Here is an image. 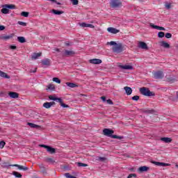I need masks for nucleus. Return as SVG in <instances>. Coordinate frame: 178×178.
<instances>
[{
  "label": "nucleus",
  "mask_w": 178,
  "mask_h": 178,
  "mask_svg": "<svg viewBox=\"0 0 178 178\" xmlns=\"http://www.w3.org/2000/svg\"><path fill=\"white\" fill-rule=\"evenodd\" d=\"M51 1V2H54L55 3H56V0H49Z\"/></svg>",
  "instance_id": "0e129e2a"
},
{
  "label": "nucleus",
  "mask_w": 178,
  "mask_h": 178,
  "mask_svg": "<svg viewBox=\"0 0 178 178\" xmlns=\"http://www.w3.org/2000/svg\"><path fill=\"white\" fill-rule=\"evenodd\" d=\"M54 51H56V52H60V49H58V48H55L54 49Z\"/></svg>",
  "instance_id": "052dcab7"
},
{
  "label": "nucleus",
  "mask_w": 178,
  "mask_h": 178,
  "mask_svg": "<svg viewBox=\"0 0 178 178\" xmlns=\"http://www.w3.org/2000/svg\"><path fill=\"white\" fill-rule=\"evenodd\" d=\"M169 81H175V79L169 80Z\"/></svg>",
  "instance_id": "69168bd1"
},
{
  "label": "nucleus",
  "mask_w": 178,
  "mask_h": 178,
  "mask_svg": "<svg viewBox=\"0 0 178 178\" xmlns=\"http://www.w3.org/2000/svg\"><path fill=\"white\" fill-rule=\"evenodd\" d=\"M8 95L10 98H19V93L15 92H10Z\"/></svg>",
  "instance_id": "6ab92c4d"
},
{
  "label": "nucleus",
  "mask_w": 178,
  "mask_h": 178,
  "mask_svg": "<svg viewBox=\"0 0 178 178\" xmlns=\"http://www.w3.org/2000/svg\"><path fill=\"white\" fill-rule=\"evenodd\" d=\"M158 37L159 38H163L165 37V33L162 31L159 32Z\"/></svg>",
  "instance_id": "e433bc0d"
},
{
  "label": "nucleus",
  "mask_w": 178,
  "mask_h": 178,
  "mask_svg": "<svg viewBox=\"0 0 178 178\" xmlns=\"http://www.w3.org/2000/svg\"><path fill=\"white\" fill-rule=\"evenodd\" d=\"M65 84L66 86H67V87H70V88H76V87H79L77 84L74 83L67 82Z\"/></svg>",
  "instance_id": "4be33fe9"
},
{
  "label": "nucleus",
  "mask_w": 178,
  "mask_h": 178,
  "mask_svg": "<svg viewBox=\"0 0 178 178\" xmlns=\"http://www.w3.org/2000/svg\"><path fill=\"white\" fill-rule=\"evenodd\" d=\"M79 26L81 27H89L90 29H94V25L91 24H87L86 22H82L79 24Z\"/></svg>",
  "instance_id": "ddd939ff"
},
{
  "label": "nucleus",
  "mask_w": 178,
  "mask_h": 178,
  "mask_svg": "<svg viewBox=\"0 0 178 178\" xmlns=\"http://www.w3.org/2000/svg\"><path fill=\"white\" fill-rule=\"evenodd\" d=\"M115 133L113 130L109 129H104L103 130V134L107 137H111L112 138H117L118 140H122L123 136H119L118 135H112Z\"/></svg>",
  "instance_id": "f03ea898"
},
{
  "label": "nucleus",
  "mask_w": 178,
  "mask_h": 178,
  "mask_svg": "<svg viewBox=\"0 0 178 178\" xmlns=\"http://www.w3.org/2000/svg\"><path fill=\"white\" fill-rule=\"evenodd\" d=\"M65 177H67V178H77V177H73V176L70 175V173H65Z\"/></svg>",
  "instance_id": "c03bdc74"
},
{
  "label": "nucleus",
  "mask_w": 178,
  "mask_h": 178,
  "mask_svg": "<svg viewBox=\"0 0 178 178\" xmlns=\"http://www.w3.org/2000/svg\"><path fill=\"white\" fill-rule=\"evenodd\" d=\"M131 177H137V175H136V174H130L127 177V178H131Z\"/></svg>",
  "instance_id": "3c124183"
},
{
  "label": "nucleus",
  "mask_w": 178,
  "mask_h": 178,
  "mask_svg": "<svg viewBox=\"0 0 178 178\" xmlns=\"http://www.w3.org/2000/svg\"><path fill=\"white\" fill-rule=\"evenodd\" d=\"M72 5H79V0H71Z\"/></svg>",
  "instance_id": "49530a36"
},
{
  "label": "nucleus",
  "mask_w": 178,
  "mask_h": 178,
  "mask_svg": "<svg viewBox=\"0 0 178 178\" xmlns=\"http://www.w3.org/2000/svg\"><path fill=\"white\" fill-rule=\"evenodd\" d=\"M56 102H59L60 105L63 102V101L62 100V99L58 98V97H56Z\"/></svg>",
  "instance_id": "8fccbe9b"
},
{
  "label": "nucleus",
  "mask_w": 178,
  "mask_h": 178,
  "mask_svg": "<svg viewBox=\"0 0 178 178\" xmlns=\"http://www.w3.org/2000/svg\"><path fill=\"white\" fill-rule=\"evenodd\" d=\"M90 63H92V65H101L102 63V60L95 58L90 60Z\"/></svg>",
  "instance_id": "6e6552de"
},
{
  "label": "nucleus",
  "mask_w": 178,
  "mask_h": 178,
  "mask_svg": "<svg viewBox=\"0 0 178 178\" xmlns=\"http://www.w3.org/2000/svg\"><path fill=\"white\" fill-rule=\"evenodd\" d=\"M6 145V143L5 141L2 140L0 142V149H2L3 147Z\"/></svg>",
  "instance_id": "58836bf2"
},
{
  "label": "nucleus",
  "mask_w": 178,
  "mask_h": 178,
  "mask_svg": "<svg viewBox=\"0 0 178 178\" xmlns=\"http://www.w3.org/2000/svg\"><path fill=\"white\" fill-rule=\"evenodd\" d=\"M154 165L156 166H170V163H161L159 161H153Z\"/></svg>",
  "instance_id": "f8f14e48"
},
{
  "label": "nucleus",
  "mask_w": 178,
  "mask_h": 178,
  "mask_svg": "<svg viewBox=\"0 0 178 178\" xmlns=\"http://www.w3.org/2000/svg\"><path fill=\"white\" fill-rule=\"evenodd\" d=\"M107 31H108V33H111V34H118L120 31L113 27H108L107 29Z\"/></svg>",
  "instance_id": "1a4fd4ad"
},
{
  "label": "nucleus",
  "mask_w": 178,
  "mask_h": 178,
  "mask_svg": "<svg viewBox=\"0 0 178 178\" xmlns=\"http://www.w3.org/2000/svg\"><path fill=\"white\" fill-rule=\"evenodd\" d=\"M124 90H125L127 95H131V93L133 92V90L131 89V88L129 86H125L124 88Z\"/></svg>",
  "instance_id": "f3484780"
},
{
  "label": "nucleus",
  "mask_w": 178,
  "mask_h": 178,
  "mask_svg": "<svg viewBox=\"0 0 178 178\" xmlns=\"http://www.w3.org/2000/svg\"><path fill=\"white\" fill-rule=\"evenodd\" d=\"M60 106H62L63 108H69V106L67 104H65L63 103V102L60 104Z\"/></svg>",
  "instance_id": "603ef678"
},
{
  "label": "nucleus",
  "mask_w": 178,
  "mask_h": 178,
  "mask_svg": "<svg viewBox=\"0 0 178 178\" xmlns=\"http://www.w3.org/2000/svg\"><path fill=\"white\" fill-rule=\"evenodd\" d=\"M165 38H172V33H165Z\"/></svg>",
  "instance_id": "09e8293b"
},
{
  "label": "nucleus",
  "mask_w": 178,
  "mask_h": 178,
  "mask_svg": "<svg viewBox=\"0 0 178 178\" xmlns=\"http://www.w3.org/2000/svg\"><path fill=\"white\" fill-rule=\"evenodd\" d=\"M40 147H42V148H45V149H47V152H49V154H55L56 152L55 148H53L51 146L47 145H40Z\"/></svg>",
  "instance_id": "423d86ee"
},
{
  "label": "nucleus",
  "mask_w": 178,
  "mask_h": 178,
  "mask_svg": "<svg viewBox=\"0 0 178 178\" xmlns=\"http://www.w3.org/2000/svg\"><path fill=\"white\" fill-rule=\"evenodd\" d=\"M13 176H15L17 178H22L23 177V175H22V174H20L18 172L14 171L13 172Z\"/></svg>",
  "instance_id": "c85d7f7f"
},
{
  "label": "nucleus",
  "mask_w": 178,
  "mask_h": 178,
  "mask_svg": "<svg viewBox=\"0 0 178 178\" xmlns=\"http://www.w3.org/2000/svg\"><path fill=\"white\" fill-rule=\"evenodd\" d=\"M17 40L19 42H21L22 44L26 42V38H24V37L19 36L17 38Z\"/></svg>",
  "instance_id": "2f4dec72"
},
{
  "label": "nucleus",
  "mask_w": 178,
  "mask_h": 178,
  "mask_svg": "<svg viewBox=\"0 0 178 178\" xmlns=\"http://www.w3.org/2000/svg\"><path fill=\"white\" fill-rule=\"evenodd\" d=\"M63 56L69 58V56H73L76 54V51L73 50H64L62 51Z\"/></svg>",
  "instance_id": "39448f33"
},
{
  "label": "nucleus",
  "mask_w": 178,
  "mask_h": 178,
  "mask_svg": "<svg viewBox=\"0 0 178 178\" xmlns=\"http://www.w3.org/2000/svg\"><path fill=\"white\" fill-rule=\"evenodd\" d=\"M176 168H178V165H176Z\"/></svg>",
  "instance_id": "774afa93"
},
{
  "label": "nucleus",
  "mask_w": 178,
  "mask_h": 178,
  "mask_svg": "<svg viewBox=\"0 0 178 178\" xmlns=\"http://www.w3.org/2000/svg\"><path fill=\"white\" fill-rule=\"evenodd\" d=\"M29 12L23 11L21 13V16H23L24 17H29Z\"/></svg>",
  "instance_id": "c9c22d12"
},
{
  "label": "nucleus",
  "mask_w": 178,
  "mask_h": 178,
  "mask_svg": "<svg viewBox=\"0 0 178 178\" xmlns=\"http://www.w3.org/2000/svg\"><path fill=\"white\" fill-rule=\"evenodd\" d=\"M52 13H54V15H63V11L53 9Z\"/></svg>",
  "instance_id": "c756f323"
},
{
  "label": "nucleus",
  "mask_w": 178,
  "mask_h": 178,
  "mask_svg": "<svg viewBox=\"0 0 178 178\" xmlns=\"http://www.w3.org/2000/svg\"><path fill=\"white\" fill-rule=\"evenodd\" d=\"M28 126H30L32 129H37V127H38V125L31 122H28Z\"/></svg>",
  "instance_id": "473e14b6"
},
{
  "label": "nucleus",
  "mask_w": 178,
  "mask_h": 178,
  "mask_svg": "<svg viewBox=\"0 0 178 178\" xmlns=\"http://www.w3.org/2000/svg\"><path fill=\"white\" fill-rule=\"evenodd\" d=\"M41 63L44 66H49V65H51V59H49V58H44V59L41 60Z\"/></svg>",
  "instance_id": "9b49d317"
},
{
  "label": "nucleus",
  "mask_w": 178,
  "mask_h": 178,
  "mask_svg": "<svg viewBox=\"0 0 178 178\" xmlns=\"http://www.w3.org/2000/svg\"><path fill=\"white\" fill-rule=\"evenodd\" d=\"M120 67L124 70H133V65H120Z\"/></svg>",
  "instance_id": "4468645a"
},
{
  "label": "nucleus",
  "mask_w": 178,
  "mask_h": 178,
  "mask_svg": "<svg viewBox=\"0 0 178 178\" xmlns=\"http://www.w3.org/2000/svg\"><path fill=\"white\" fill-rule=\"evenodd\" d=\"M138 47V48H141V49H148V45L144 42H139Z\"/></svg>",
  "instance_id": "9d476101"
},
{
  "label": "nucleus",
  "mask_w": 178,
  "mask_h": 178,
  "mask_svg": "<svg viewBox=\"0 0 178 178\" xmlns=\"http://www.w3.org/2000/svg\"><path fill=\"white\" fill-rule=\"evenodd\" d=\"M41 56V53H33L31 58L32 59H38Z\"/></svg>",
  "instance_id": "bb28decb"
},
{
  "label": "nucleus",
  "mask_w": 178,
  "mask_h": 178,
  "mask_svg": "<svg viewBox=\"0 0 178 178\" xmlns=\"http://www.w3.org/2000/svg\"><path fill=\"white\" fill-rule=\"evenodd\" d=\"M0 40H2V36H0Z\"/></svg>",
  "instance_id": "338daca9"
},
{
  "label": "nucleus",
  "mask_w": 178,
  "mask_h": 178,
  "mask_svg": "<svg viewBox=\"0 0 178 178\" xmlns=\"http://www.w3.org/2000/svg\"><path fill=\"white\" fill-rule=\"evenodd\" d=\"M56 98L57 97H54L52 95H49V99H51V101H56Z\"/></svg>",
  "instance_id": "de8ad7c7"
},
{
  "label": "nucleus",
  "mask_w": 178,
  "mask_h": 178,
  "mask_svg": "<svg viewBox=\"0 0 178 178\" xmlns=\"http://www.w3.org/2000/svg\"><path fill=\"white\" fill-rule=\"evenodd\" d=\"M151 27H152V29H155L156 30L165 31V28L162 26L151 24Z\"/></svg>",
  "instance_id": "393cba45"
},
{
  "label": "nucleus",
  "mask_w": 178,
  "mask_h": 178,
  "mask_svg": "<svg viewBox=\"0 0 178 178\" xmlns=\"http://www.w3.org/2000/svg\"><path fill=\"white\" fill-rule=\"evenodd\" d=\"M165 6L166 8V9H170V8H172V3H165Z\"/></svg>",
  "instance_id": "79ce46f5"
},
{
  "label": "nucleus",
  "mask_w": 178,
  "mask_h": 178,
  "mask_svg": "<svg viewBox=\"0 0 178 178\" xmlns=\"http://www.w3.org/2000/svg\"><path fill=\"white\" fill-rule=\"evenodd\" d=\"M35 72H37V68H35L33 71H31V73H35Z\"/></svg>",
  "instance_id": "e2e57ef3"
},
{
  "label": "nucleus",
  "mask_w": 178,
  "mask_h": 178,
  "mask_svg": "<svg viewBox=\"0 0 178 178\" xmlns=\"http://www.w3.org/2000/svg\"><path fill=\"white\" fill-rule=\"evenodd\" d=\"M12 166L13 167H15V168H18V169L19 170H24V171H26V170H27L29 169V168L24 167L23 165H20L19 164H13V165H12Z\"/></svg>",
  "instance_id": "2eb2a0df"
},
{
  "label": "nucleus",
  "mask_w": 178,
  "mask_h": 178,
  "mask_svg": "<svg viewBox=\"0 0 178 178\" xmlns=\"http://www.w3.org/2000/svg\"><path fill=\"white\" fill-rule=\"evenodd\" d=\"M65 44L66 47H70V43H69V42H66Z\"/></svg>",
  "instance_id": "680f3d73"
},
{
  "label": "nucleus",
  "mask_w": 178,
  "mask_h": 178,
  "mask_svg": "<svg viewBox=\"0 0 178 178\" xmlns=\"http://www.w3.org/2000/svg\"><path fill=\"white\" fill-rule=\"evenodd\" d=\"M101 99H102V101H103L104 102H105V101H106V97H105V96H102V97H101Z\"/></svg>",
  "instance_id": "13d9d810"
},
{
  "label": "nucleus",
  "mask_w": 178,
  "mask_h": 178,
  "mask_svg": "<svg viewBox=\"0 0 178 178\" xmlns=\"http://www.w3.org/2000/svg\"><path fill=\"white\" fill-rule=\"evenodd\" d=\"M2 168H9V166H12V165H10L9 163L3 162L1 163Z\"/></svg>",
  "instance_id": "72a5a7b5"
},
{
  "label": "nucleus",
  "mask_w": 178,
  "mask_h": 178,
  "mask_svg": "<svg viewBox=\"0 0 178 178\" xmlns=\"http://www.w3.org/2000/svg\"><path fill=\"white\" fill-rule=\"evenodd\" d=\"M0 97H5V92H0Z\"/></svg>",
  "instance_id": "4d7b16f0"
},
{
  "label": "nucleus",
  "mask_w": 178,
  "mask_h": 178,
  "mask_svg": "<svg viewBox=\"0 0 178 178\" xmlns=\"http://www.w3.org/2000/svg\"><path fill=\"white\" fill-rule=\"evenodd\" d=\"M46 162H48L49 163H54L55 161H54V159L52 158H46L45 159Z\"/></svg>",
  "instance_id": "f704fd0d"
},
{
  "label": "nucleus",
  "mask_w": 178,
  "mask_h": 178,
  "mask_svg": "<svg viewBox=\"0 0 178 178\" xmlns=\"http://www.w3.org/2000/svg\"><path fill=\"white\" fill-rule=\"evenodd\" d=\"M18 24H19V26H23L24 27H26V26H27V23L22 21H19Z\"/></svg>",
  "instance_id": "a19ab883"
},
{
  "label": "nucleus",
  "mask_w": 178,
  "mask_h": 178,
  "mask_svg": "<svg viewBox=\"0 0 178 178\" xmlns=\"http://www.w3.org/2000/svg\"><path fill=\"white\" fill-rule=\"evenodd\" d=\"M1 11V13H3V15H8V13H9V9H8V8L6 7H3Z\"/></svg>",
  "instance_id": "7c9ffc66"
},
{
  "label": "nucleus",
  "mask_w": 178,
  "mask_h": 178,
  "mask_svg": "<svg viewBox=\"0 0 178 178\" xmlns=\"http://www.w3.org/2000/svg\"><path fill=\"white\" fill-rule=\"evenodd\" d=\"M2 8H7V9H16V6H15V4H6L3 6Z\"/></svg>",
  "instance_id": "412c9836"
},
{
  "label": "nucleus",
  "mask_w": 178,
  "mask_h": 178,
  "mask_svg": "<svg viewBox=\"0 0 178 178\" xmlns=\"http://www.w3.org/2000/svg\"><path fill=\"white\" fill-rule=\"evenodd\" d=\"M132 101H138V99H140V96L138 95H135L134 97H132Z\"/></svg>",
  "instance_id": "37998d69"
},
{
  "label": "nucleus",
  "mask_w": 178,
  "mask_h": 178,
  "mask_svg": "<svg viewBox=\"0 0 178 178\" xmlns=\"http://www.w3.org/2000/svg\"><path fill=\"white\" fill-rule=\"evenodd\" d=\"M99 161H101L102 162H104L106 161V158L105 157H99Z\"/></svg>",
  "instance_id": "864d4df0"
},
{
  "label": "nucleus",
  "mask_w": 178,
  "mask_h": 178,
  "mask_svg": "<svg viewBox=\"0 0 178 178\" xmlns=\"http://www.w3.org/2000/svg\"><path fill=\"white\" fill-rule=\"evenodd\" d=\"M111 8L116 9L118 8H122V1L120 0H111L110 2Z\"/></svg>",
  "instance_id": "20e7f679"
},
{
  "label": "nucleus",
  "mask_w": 178,
  "mask_h": 178,
  "mask_svg": "<svg viewBox=\"0 0 178 178\" xmlns=\"http://www.w3.org/2000/svg\"><path fill=\"white\" fill-rule=\"evenodd\" d=\"M13 38V35H4L1 36V40H5L6 41L8 40H10V38Z\"/></svg>",
  "instance_id": "cd10ccee"
},
{
  "label": "nucleus",
  "mask_w": 178,
  "mask_h": 178,
  "mask_svg": "<svg viewBox=\"0 0 178 178\" xmlns=\"http://www.w3.org/2000/svg\"><path fill=\"white\" fill-rule=\"evenodd\" d=\"M47 91H54L55 90V85L54 84H49L47 86V88H46Z\"/></svg>",
  "instance_id": "b1692460"
},
{
  "label": "nucleus",
  "mask_w": 178,
  "mask_h": 178,
  "mask_svg": "<svg viewBox=\"0 0 178 178\" xmlns=\"http://www.w3.org/2000/svg\"><path fill=\"white\" fill-rule=\"evenodd\" d=\"M10 49H16L17 47L16 46H13V45H11L10 47Z\"/></svg>",
  "instance_id": "bf43d9fd"
},
{
  "label": "nucleus",
  "mask_w": 178,
  "mask_h": 178,
  "mask_svg": "<svg viewBox=\"0 0 178 178\" xmlns=\"http://www.w3.org/2000/svg\"><path fill=\"white\" fill-rule=\"evenodd\" d=\"M106 102L108 104V105H113V102H112L111 99L106 100Z\"/></svg>",
  "instance_id": "5fc2aeb1"
},
{
  "label": "nucleus",
  "mask_w": 178,
  "mask_h": 178,
  "mask_svg": "<svg viewBox=\"0 0 178 178\" xmlns=\"http://www.w3.org/2000/svg\"><path fill=\"white\" fill-rule=\"evenodd\" d=\"M53 105H55L54 102H45L43 104V106H44V108H46V109H49V108H51V106H52Z\"/></svg>",
  "instance_id": "dca6fc26"
},
{
  "label": "nucleus",
  "mask_w": 178,
  "mask_h": 178,
  "mask_svg": "<svg viewBox=\"0 0 178 178\" xmlns=\"http://www.w3.org/2000/svg\"><path fill=\"white\" fill-rule=\"evenodd\" d=\"M107 45H111L112 51L114 54H120L123 52V45L122 43H116L115 41H111L107 42Z\"/></svg>",
  "instance_id": "f257e3e1"
},
{
  "label": "nucleus",
  "mask_w": 178,
  "mask_h": 178,
  "mask_svg": "<svg viewBox=\"0 0 178 178\" xmlns=\"http://www.w3.org/2000/svg\"><path fill=\"white\" fill-rule=\"evenodd\" d=\"M161 140L169 144V143L172 141V138L164 137V138H161Z\"/></svg>",
  "instance_id": "a878e982"
},
{
  "label": "nucleus",
  "mask_w": 178,
  "mask_h": 178,
  "mask_svg": "<svg viewBox=\"0 0 178 178\" xmlns=\"http://www.w3.org/2000/svg\"><path fill=\"white\" fill-rule=\"evenodd\" d=\"M140 92L142 95H145V97H154V95H155L149 89L145 87L140 88Z\"/></svg>",
  "instance_id": "7ed1b4c3"
},
{
  "label": "nucleus",
  "mask_w": 178,
  "mask_h": 178,
  "mask_svg": "<svg viewBox=\"0 0 178 178\" xmlns=\"http://www.w3.org/2000/svg\"><path fill=\"white\" fill-rule=\"evenodd\" d=\"M160 45L161 47H163V48H170V44L165 42V40L160 42Z\"/></svg>",
  "instance_id": "aec40b11"
},
{
  "label": "nucleus",
  "mask_w": 178,
  "mask_h": 178,
  "mask_svg": "<svg viewBox=\"0 0 178 178\" xmlns=\"http://www.w3.org/2000/svg\"><path fill=\"white\" fill-rule=\"evenodd\" d=\"M77 165L79 167H83V168H86V167L88 166V165H87L84 163H77Z\"/></svg>",
  "instance_id": "ea45409f"
},
{
  "label": "nucleus",
  "mask_w": 178,
  "mask_h": 178,
  "mask_svg": "<svg viewBox=\"0 0 178 178\" xmlns=\"http://www.w3.org/2000/svg\"><path fill=\"white\" fill-rule=\"evenodd\" d=\"M148 167L144 165V166H141L138 169V172L139 173H143V172H147L148 170Z\"/></svg>",
  "instance_id": "a211bd4d"
},
{
  "label": "nucleus",
  "mask_w": 178,
  "mask_h": 178,
  "mask_svg": "<svg viewBox=\"0 0 178 178\" xmlns=\"http://www.w3.org/2000/svg\"><path fill=\"white\" fill-rule=\"evenodd\" d=\"M0 77H3V79H10V76L8 75V74L0 70Z\"/></svg>",
  "instance_id": "5701e85b"
},
{
  "label": "nucleus",
  "mask_w": 178,
  "mask_h": 178,
  "mask_svg": "<svg viewBox=\"0 0 178 178\" xmlns=\"http://www.w3.org/2000/svg\"><path fill=\"white\" fill-rule=\"evenodd\" d=\"M163 72L162 71H157L154 73L155 79H163Z\"/></svg>",
  "instance_id": "0eeeda50"
},
{
  "label": "nucleus",
  "mask_w": 178,
  "mask_h": 178,
  "mask_svg": "<svg viewBox=\"0 0 178 178\" xmlns=\"http://www.w3.org/2000/svg\"><path fill=\"white\" fill-rule=\"evenodd\" d=\"M53 81H55V83H57L58 84H60V79L58 77L53 78Z\"/></svg>",
  "instance_id": "4c0bfd02"
},
{
  "label": "nucleus",
  "mask_w": 178,
  "mask_h": 178,
  "mask_svg": "<svg viewBox=\"0 0 178 178\" xmlns=\"http://www.w3.org/2000/svg\"><path fill=\"white\" fill-rule=\"evenodd\" d=\"M3 30H5V26L0 25V31H3Z\"/></svg>",
  "instance_id": "6e6d98bb"
},
{
  "label": "nucleus",
  "mask_w": 178,
  "mask_h": 178,
  "mask_svg": "<svg viewBox=\"0 0 178 178\" xmlns=\"http://www.w3.org/2000/svg\"><path fill=\"white\" fill-rule=\"evenodd\" d=\"M144 113H154V110H144Z\"/></svg>",
  "instance_id": "a18cd8bd"
}]
</instances>
